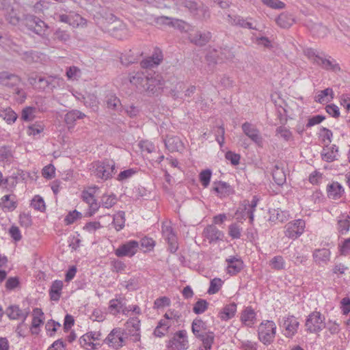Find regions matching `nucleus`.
<instances>
[{"instance_id": "f257e3e1", "label": "nucleus", "mask_w": 350, "mask_h": 350, "mask_svg": "<svg viewBox=\"0 0 350 350\" xmlns=\"http://www.w3.org/2000/svg\"><path fill=\"white\" fill-rule=\"evenodd\" d=\"M90 170L92 175L102 181L111 179L118 172L116 162L110 159L92 162L90 164Z\"/></svg>"}, {"instance_id": "f03ea898", "label": "nucleus", "mask_w": 350, "mask_h": 350, "mask_svg": "<svg viewBox=\"0 0 350 350\" xmlns=\"http://www.w3.org/2000/svg\"><path fill=\"white\" fill-rule=\"evenodd\" d=\"M180 4L187 8L190 14L196 19L206 21L211 17L208 7L202 2H196L195 0H182Z\"/></svg>"}, {"instance_id": "7ed1b4c3", "label": "nucleus", "mask_w": 350, "mask_h": 350, "mask_svg": "<svg viewBox=\"0 0 350 350\" xmlns=\"http://www.w3.org/2000/svg\"><path fill=\"white\" fill-rule=\"evenodd\" d=\"M276 334V325L272 321L262 322L258 328V339L265 345L271 344Z\"/></svg>"}, {"instance_id": "20e7f679", "label": "nucleus", "mask_w": 350, "mask_h": 350, "mask_svg": "<svg viewBox=\"0 0 350 350\" xmlns=\"http://www.w3.org/2000/svg\"><path fill=\"white\" fill-rule=\"evenodd\" d=\"M326 326L325 317L320 312L313 311L306 318L305 327L308 333L317 334Z\"/></svg>"}, {"instance_id": "39448f33", "label": "nucleus", "mask_w": 350, "mask_h": 350, "mask_svg": "<svg viewBox=\"0 0 350 350\" xmlns=\"http://www.w3.org/2000/svg\"><path fill=\"white\" fill-rule=\"evenodd\" d=\"M164 85V80L163 77L158 74L150 73L148 76L147 81L144 85L143 91L148 96L158 95Z\"/></svg>"}, {"instance_id": "423d86ee", "label": "nucleus", "mask_w": 350, "mask_h": 350, "mask_svg": "<svg viewBox=\"0 0 350 350\" xmlns=\"http://www.w3.org/2000/svg\"><path fill=\"white\" fill-rule=\"evenodd\" d=\"M25 26L27 28L36 34L43 37L49 27L46 23L33 15H29L25 17Z\"/></svg>"}, {"instance_id": "0eeeda50", "label": "nucleus", "mask_w": 350, "mask_h": 350, "mask_svg": "<svg viewBox=\"0 0 350 350\" xmlns=\"http://www.w3.org/2000/svg\"><path fill=\"white\" fill-rule=\"evenodd\" d=\"M124 331L119 327L113 329L104 340L105 343L115 349L121 348L124 345Z\"/></svg>"}, {"instance_id": "6e6552de", "label": "nucleus", "mask_w": 350, "mask_h": 350, "mask_svg": "<svg viewBox=\"0 0 350 350\" xmlns=\"http://www.w3.org/2000/svg\"><path fill=\"white\" fill-rule=\"evenodd\" d=\"M168 347L170 350H186L188 348L186 330H180L175 333L169 341Z\"/></svg>"}, {"instance_id": "1a4fd4ad", "label": "nucleus", "mask_w": 350, "mask_h": 350, "mask_svg": "<svg viewBox=\"0 0 350 350\" xmlns=\"http://www.w3.org/2000/svg\"><path fill=\"white\" fill-rule=\"evenodd\" d=\"M285 236L295 239L303 234L305 228V221L303 219H297L288 222L286 226Z\"/></svg>"}, {"instance_id": "9d476101", "label": "nucleus", "mask_w": 350, "mask_h": 350, "mask_svg": "<svg viewBox=\"0 0 350 350\" xmlns=\"http://www.w3.org/2000/svg\"><path fill=\"white\" fill-rule=\"evenodd\" d=\"M318 66L322 69L331 71L335 73L340 72L341 71L340 66L336 60L332 57L330 55H325L324 53H321L320 57L317 63L316 64Z\"/></svg>"}, {"instance_id": "9b49d317", "label": "nucleus", "mask_w": 350, "mask_h": 350, "mask_svg": "<svg viewBox=\"0 0 350 350\" xmlns=\"http://www.w3.org/2000/svg\"><path fill=\"white\" fill-rule=\"evenodd\" d=\"M139 245V242L137 241H129L120 245L118 248L115 250V254L118 257H132L137 253Z\"/></svg>"}, {"instance_id": "f8f14e48", "label": "nucleus", "mask_w": 350, "mask_h": 350, "mask_svg": "<svg viewBox=\"0 0 350 350\" xmlns=\"http://www.w3.org/2000/svg\"><path fill=\"white\" fill-rule=\"evenodd\" d=\"M243 132L258 146L262 147L263 139L260 135V131L251 123L245 122L241 126Z\"/></svg>"}, {"instance_id": "ddd939ff", "label": "nucleus", "mask_w": 350, "mask_h": 350, "mask_svg": "<svg viewBox=\"0 0 350 350\" xmlns=\"http://www.w3.org/2000/svg\"><path fill=\"white\" fill-rule=\"evenodd\" d=\"M208 57L215 59V63L217 64L224 60L231 61L234 57V51L232 49L228 46L220 48L219 50L214 49L210 52Z\"/></svg>"}, {"instance_id": "4468645a", "label": "nucleus", "mask_w": 350, "mask_h": 350, "mask_svg": "<svg viewBox=\"0 0 350 350\" xmlns=\"http://www.w3.org/2000/svg\"><path fill=\"white\" fill-rule=\"evenodd\" d=\"M282 326L286 329L285 336L292 338L297 333L299 323L294 316H288L283 318Z\"/></svg>"}, {"instance_id": "2eb2a0df", "label": "nucleus", "mask_w": 350, "mask_h": 350, "mask_svg": "<svg viewBox=\"0 0 350 350\" xmlns=\"http://www.w3.org/2000/svg\"><path fill=\"white\" fill-rule=\"evenodd\" d=\"M163 58L161 51L157 49L150 57L143 59L140 62L143 68H152L157 67L162 62Z\"/></svg>"}, {"instance_id": "dca6fc26", "label": "nucleus", "mask_w": 350, "mask_h": 350, "mask_svg": "<svg viewBox=\"0 0 350 350\" xmlns=\"http://www.w3.org/2000/svg\"><path fill=\"white\" fill-rule=\"evenodd\" d=\"M203 234L210 243L221 241L224 237V233L213 224L206 226L204 230Z\"/></svg>"}, {"instance_id": "f3484780", "label": "nucleus", "mask_w": 350, "mask_h": 350, "mask_svg": "<svg viewBox=\"0 0 350 350\" xmlns=\"http://www.w3.org/2000/svg\"><path fill=\"white\" fill-rule=\"evenodd\" d=\"M21 82V78L8 71L0 72V84L8 88H14Z\"/></svg>"}, {"instance_id": "a211bd4d", "label": "nucleus", "mask_w": 350, "mask_h": 350, "mask_svg": "<svg viewBox=\"0 0 350 350\" xmlns=\"http://www.w3.org/2000/svg\"><path fill=\"white\" fill-rule=\"evenodd\" d=\"M226 261L228 264L227 273L230 275H237L243 268V261L240 258L231 256Z\"/></svg>"}, {"instance_id": "6ab92c4d", "label": "nucleus", "mask_w": 350, "mask_h": 350, "mask_svg": "<svg viewBox=\"0 0 350 350\" xmlns=\"http://www.w3.org/2000/svg\"><path fill=\"white\" fill-rule=\"evenodd\" d=\"M226 20L231 25L249 29H257L251 22L241 16L228 14Z\"/></svg>"}, {"instance_id": "aec40b11", "label": "nucleus", "mask_w": 350, "mask_h": 350, "mask_svg": "<svg viewBox=\"0 0 350 350\" xmlns=\"http://www.w3.org/2000/svg\"><path fill=\"white\" fill-rule=\"evenodd\" d=\"M189 40L192 43L198 46H204L211 38V33L209 31H197L189 34Z\"/></svg>"}, {"instance_id": "412c9836", "label": "nucleus", "mask_w": 350, "mask_h": 350, "mask_svg": "<svg viewBox=\"0 0 350 350\" xmlns=\"http://www.w3.org/2000/svg\"><path fill=\"white\" fill-rule=\"evenodd\" d=\"M213 185V190L221 198L228 196L234 193L232 187L226 182H215Z\"/></svg>"}, {"instance_id": "4be33fe9", "label": "nucleus", "mask_w": 350, "mask_h": 350, "mask_svg": "<svg viewBox=\"0 0 350 350\" xmlns=\"http://www.w3.org/2000/svg\"><path fill=\"white\" fill-rule=\"evenodd\" d=\"M164 143L166 148L172 152H180L184 149L183 143L177 136L167 137Z\"/></svg>"}, {"instance_id": "5701e85b", "label": "nucleus", "mask_w": 350, "mask_h": 350, "mask_svg": "<svg viewBox=\"0 0 350 350\" xmlns=\"http://www.w3.org/2000/svg\"><path fill=\"white\" fill-rule=\"evenodd\" d=\"M149 75H150V73L147 72H137L134 74H131L129 79L131 84L135 85L138 89L143 91L144 85L147 81Z\"/></svg>"}, {"instance_id": "b1692460", "label": "nucleus", "mask_w": 350, "mask_h": 350, "mask_svg": "<svg viewBox=\"0 0 350 350\" xmlns=\"http://www.w3.org/2000/svg\"><path fill=\"white\" fill-rule=\"evenodd\" d=\"M345 190L342 186L338 182H332L327 185V197L332 200L340 198Z\"/></svg>"}, {"instance_id": "393cba45", "label": "nucleus", "mask_w": 350, "mask_h": 350, "mask_svg": "<svg viewBox=\"0 0 350 350\" xmlns=\"http://www.w3.org/2000/svg\"><path fill=\"white\" fill-rule=\"evenodd\" d=\"M69 14H59L58 20L60 22L68 23L69 25H75V23H72L71 20L73 19L74 22L77 23V25H83L86 23V20L78 14H74L71 12Z\"/></svg>"}, {"instance_id": "a878e982", "label": "nucleus", "mask_w": 350, "mask_h": 350, "mask_svg": "<svg viewBox=\"0 0 350 350\" xmlns=\"http://www.w3.org/2000/svg\"><path fill=\"white\" fill-rule=\"evenodd\" d=\"M154 21L159 25H168L178 28H180V24L183 23L181 20L164 16L155 18Z\"/></svg>"}, {"instance_id": "bb28decb", "label": "nucleus", "mask_w": 350, "mask_h": 350, "mask_svg": "<svg viewBox=\"0 0 350 350\" xmlns=\"http://www.w3.org/2000/svg\"><path fill=\"white\" fill-rule=\"evenodd\" d=\"M241 321L249 327H252L256 320V312L252 307H247L241 316Z\"/></svg>"}, {"instance_id": "cd10ccee", "label": "nucleus", "mask_w": 350, "mask_h": 350, "mask_svg": "<svg viewBox=\"0 0 350 350\" xmlns=\"http://www.w3.org/2000/svg\"><path fill=\"white\" fill-rule=\"evenodd\" d=\"M126 327L129 333L133 336H139L140 330V321L137 317L130 318L126 322Z\"/></svg>"}, {"instance_id": "c85d7f7f", "label": "nucleus", "mask_w": 350, "mask_h": 350, "mask_svg": "<svg viewBox=\"0 0 350 350\" xmlns=\"http://www.w3.org/2000/svg\"><path fill=\"white\" fill-rule=\"evenodd\" d=\"M63 287V282L61 280H55L53 282L50 289L49 295L53 301H59Z\"/></svg>"}, {"instance_id": "c756f323", "label": "nucleus", "mask_w": 350, "mask_h": 350, "mask_svg": "<svg viewBox=\"0 0 350 350\" xmlns=\"http://www.w3.org/2000/svg\"><path fill=\"white\" fill-rule=\"evenodd\" d=\"M201 337H197L203 344L204 349L202 350H211L215 340V334L213 332L208 330L201 335Z\"/></svg>"}, {"instance_id": "7c9ffc66", "label": "nucleus", "mask_w": 350, "mask_h": 350, "mask_svg": "<svg viewBox=\"0 0 350 350\" xmlns=\"http://www.w3.org/2000/svg\"><path fill=\"white\" fill-rule=\"evenodd\" d=\"M270 217L269 220L271 221H279L284 223L288 219L289 215L287 212L280 209H273L269 211Z\"/></svg>"}, {"instance_id": "2f4dec72", "label": "nucleus", "mask_w": 350, "mask_h": 350, "mask_svg": "<svg viewBox=\"0 0 350 350\" xmlns=\"http://www.w3.org/2000/svg\"><path fill=\"white\" fill-rule=\"evenodd\" d=\"M124 306V298L120 297L119 299H111L109 302V309L110 312L116 315L120 312L122 309V312L125 313V309L123 308Z\"/></svg>"}, {"instance_id": "473e14b6", "label": "nucleus", "mask_w": 350, "mask_h": 350, "mask_svg": "<svg viewBox=\"0 0 350 350\" xmlns=\"http://www.w3.org/2000/svg\"><path fill=\"white\" fill-rule=\"evenodd\" d=\"M330 254L328 249H317L313 252V258L316 262H326L329 260Z\"/></svg>"}, {"instance_id": "72a5a7b5", "label": "nucleus", "mask_w": 350, "mask_h": 350, "mask_svg": "<svg viewBox=\"0 0 350 350\" xmlns=\"http://www.w3.org/2000/svg\"><path fill=\"white\" fill-rule=\"evenodd\" d=\"M276 23L282 28H288L294 23V18L288 13H281L275 19Z\"/></svg>"}, {"instance_id": "f704fd0d", "label": "nucleus", "mask_w": 350, "mask_h": 350, "mask_svg": "<svg viewBox=\"0 0 350 350\" xmlns=\"http://www.w3.org/2000/svg\"><path fill=\"white\" fill-rule=\"evenodd\" d=\"M272 176L278 185H283L286 183V174L282 168L275 165L272 171Z\"/></svg>"}, {"instance_id": "c9c22d12", "label": "nucleus", "mask_w": 350, "mask_h": 350, "mask_svg": "<svg viewBox=\"0 0 350 350\" xmlns=\"http://www.w3.org/2000/svg\"><path fill=\"white\" fill-rule=\"evenodd\" d=\"M81 347L86 350H95L100 347L99 343H94L91 341L88 333L83 334L79 340Z\"/></svg>"}, {"instance_id": "e433bc0d", "label": "nucleus", "mask_w": 350, "mask_h": 350, "mask_svg": "<svg viewBox=\"0 0 350 350\" xmlns=\"http://www.w3.org/2000/svg\"><path fill=\"white\" fill-rule=\"evenodd\" d=\"M237 311V304L234 302L230 303L226 305L224 308L222 312L220 313L219 317L222 320H228L232 319Z\"/></svg>"}, {"instance_id": "4c0bfd02", "label": "nucleus", "mask_w": 350, "mask_h": 350, "mask_svg": "<svg viewBox=\"0 0 350 350\" xmlns=\"http://www.w3.org/2000/svg\"><path fill=\"white\" fill-rule=\"evenodd\" d=\"M206 329V323L204 322L200 319H195L191 324V331L194 336L197 337H201L202 334L204 333H201V331H205Z\"/></svg>"}, {"instance_id": "58836bf2", "label": "nucleus", "mask_w": 350, "mask_h": 350, "mask_svg": "<svg viewBox=\"0 0 350 350\" xmlns=\"http://www.w3.org/2000/svg\"><path fill=\"white\" fill-rule=\"evenodd\" d=\"M85 115L79 110H72L66 113L64 121L67 124H73L77 120L83 119Z\"/></svg>"}, {"instance_id": "ea45409f", "label": "nucleus", "mask_w": 350, "mask_h": 350, "mask_svg": "<svg viewBox=\"0 0 350 350\" xmlns=\"http://www.w3.org/2000/svg\"><path fill=\"white\" fill-rule=\"evenodd\" d=\"M334 98V92L330 88L321 90L319 94L316 96L315 101L319 103L324 102H329Z\"/></svg>"}, {"instance_id": "a19ab883", "label": "nucleus", "mask_w": 350, "mask_h": 350, "mask_svg": "<svg viewBox=\"0 0 350 350\" xmlns=\"http://www.w3.org/2000/svg\"><path fill=\"white\" fill-rule=\"evenodd\" d=\"M54 79L55 78L51 76L49 77H43L40 76L38 77V88L42 90H44L46 88H49L53 90L55 88V85L53 83Z\"/></svg>"}, {"instance_id": "79ce46f5", "label": "nucleus", "mask_w": 350, "mask_h": 350, "mask_svg": "<svg viewBox=\"0 0 350 350\" xmlns=\"http://www.w3.org/2000/svg\"><path fill=\"white\" fill-rule=\"evenodd\" d=\"M5 314L10 320H17L21 317L22 310L18 305H10L6 308Z\"/></svg>"}, {"instance_id": "37998d69", "label": "nucleus", "mask_w": 350, "mask_h": 350, "mask_svg": "<svg viewBox=\"0 0 350 350\" xmlns=\"http://www.w3.org/2000/svg\"><path fill=\"white\" fill-rule=\"evenodd\" d=\"M125 221V213L124 211H118L114 215L112 224L116 231H120L124 228Z\"/></svg>"}, {"instance_id": "c03bdc74", "label": "nucleus", "mask_w": 350, "mask_h": 350, "mask_svg": "<svg viewBox=\"0 0 350 350\" xmlns=\"http://www.w3.org/2000/svg\"><path fill=\"white\" fill-rule=\"evenodd\" d=\"M0 206L3 210L12 211L16 208L17 203L15 201L10 200V195H5L0 200Z\"/></svg>"}, {"instance_id": "a18cd8bd", "label": "nucleus", "mask_w": 350, "mask_h": 350, "mask_svg": "<svg viewBox=\"0 0 350 350\" xmlns=\"http://www.w3.org/2000/svg\"><path fill=\"white\" fill-rule=\"evenodd\" d=\"M350 228V217L349 215H342L338 221V230L342 234H346Z\"/></svg>"}, {"instance_id": "49530a36", "label": "nucleus", "mask_w": 350, "mask_h": 350, "mask_svg": "<svg viewBox=\"0 0 350 350\" xmlns=\"http://www.w3.org/2000/svg\"><path fill=\"white\" fill-rule=\"evenodd\" d=\"M20 56L21 57V59L27 64H31L37 62L39 58L38 53L32 50L22 51L20 53Z\"/></svg>"}, {"instance_id": "de8ad7c7", "label": "nucleus", "mask_w": 350, "mask_h": 350, "mask_svg": "<svg viewBox=\"0 0 350 350\" xmlns=\"http://www.w3.org/2000/svg\"><path fill=\"white\" fill-rule=\"evenodd\" d=\"M338 152V147L336 145H332L329 151L321 154L322 159L327 162H332L337 159Z\"/></svg>"}, {"instance_id": "09e8293b", "label": "nucleus", "mask_w": 350, "mask_h": 350, "mask_svg": "<svg viewBox=\"0 0 350 350\" xmlns=\"http://www.w3.org/2000/svg\"><path fill=\"white\" fill-rule=\"evenodd\" d=\"M107 107L109 109H112L115 111H120L122 109V105L120 99L116 96H111L107 99Z\"/></svg>"}, {"instance_id": "8fccbe9b", "label": "nucleus", "mask_w": 350, "mask_h": 350, "mask_svg": "<svg viewBox=\"0 0 350 350\" xmlns=\"http://www.w3.org/2000/svg\"><path fill=\"white\" fill-rule=\"evenodd\" d=\"M36 111V107H26L22 110L21 119L25 122L31 121L35 118L34 113Z\"/></svg>"}, {"instance_id": "3c124183", "label": "nucleus", "mask_w": 350, "mask_h": 350, "mask_svg": "<svg viewBox=\"0 0 350 350\" xmlns=\"http://www.w3.org/2000/svg\"><path fill=\"white\" fill-rule=\"evenodd\" d=\"M208 303L202 299H199L193 306V311L196 314L204 313L208 308Z\"/></svg>"}, {"instance_id": "603ef678", "label": "nucleus", "mask_w": 350, "mask_h": 350, "mask_svg": "<svg viewBox=\"0 0 350 350\" xmlns=\"http://www.w3.org/2000/svg\"><path fill=\"white\" fill-rule=\"evenodd\" d=\"M270 266L275 270H282L285 268V261L282 256H275L270 260Z\"/></svg>"}, {"instance_id": "864d4df0", "label": "nucleus", "mask_w": 350, "mask_h": 350, "mask_svg": "<svg viewBox=\"0 0 350 350\" xmlns=\"http://www.w3.org/2000/svg\"><path fill=\"white\" fill-rule=\"evenodd\" d=\"M242 228L237 223H233L228 227V234L232 239H238L241 236Z\"/></svg>"}, {"instance_id": "5fc2aeb1", "label": "nucleus", "mask_w": 350, "mask_h": 350, "mask_svg": "<svg viewBox=\"0 0 350 350\" xmlns=\"http://www.w3.org/2000/svg\"><path fill=\"white\" fill-rule=\"evenodd\" d=\"M44 131V125L42 122H36L28 126L27 133L29 135L36 136Z\"/></svg>"}, {"instance_id": "6e6d98bb", "label": "nucleus", "mask_w": 350, "mask_h": 350, "mask_svg": "<svg viewBox=\"0 0 350 350\" xmlns=\"http://www.w3.org/2000/svg\"><path fill=\"white\" fill-rule=\"evenodd\" d=\"M31 205L34 209L43 212L46 209L43 198L40 196H35L31 200Z\"/></svg>"}, {"instance_id": "4d7b16f0", "label": "nucleus", "mask_w": 350, "mask_h": 350, "mask_svg": "<svg viewBox=\"0 0 350 350\" xmlns=\"http://www.w3.org/2000/svg\"><path fill=\"white\" fill-rule=\"evenodd\" d=\"M304 53L315 65L321 55V53H319L312 48L306 49L304 51Z\"/></svg>"}, {"instance_id": "13d9d810", "label": "nucleus", "mask_w": 350, "mask_h": 350, "mask_svg": "<svg viewBox=\"0 0 350 350\" xmlns=\"http://www.w3.org/2000/svg\"><path fill=\"white\" fill-rule=\"evenodd\" d=\"M116 203V196L114 194L103 195L101 198V204L103 207L109 208Z\"/></svg>"}, {"instance_id": "bf43d9fd", "label": "nucleus", "mask_w": 350, "mask_h": 350, "mask_svg": "<svg viewBox=\"0 0 350 350\" xmlns=\"http://www.w3.org/2000/svg\"><path fill=\"white\" fill-rule=\"evenodd\" d=\"M212 172L209 169L202 170L199 175L200 180L204 187H207L209 185Z\"/></svg>"}, {"instance_id": "052dcab7", "label": "nucleus", "mask_w": 350, "mask_h": 350, "mask_svg": "<svg viewBox=\"0 0 350 350\" xmlns=\"http://www.w3.org/2000/svg\"><path fill=\"white\" fill-rule=\"evenodd\" d=\"M54 40L62 42H66L70 38V36L67 31L57 29L53 33Z\"/></svg>"}, {"instance_id": "680f3d73", "label": "nucleus", "mask_w": 350, "mask_h": 350, "mask_svg": "<svg viewBox=\"0 0 350 350\" xmlns=\"http://www.w3.org/2000/svg\"><path fill=\"white\" fill-rule=\"evenodd\" d=\"M223 282L220 278H214L211 280L210 286L208 289V293L210 295L215 294L221 287Z\"/></svg>"}, {"instance_id": "e2e57ef3", "label": "nucleus", "mask_w": 350, "mask_h": 350, "mask_svg": "<svg viewBox=\"0 0 350 350\" xmlns=\"http://www.w3.org/2000/svg\"><path fill=\"white\" fill-rule=\"evenodd\" d=\"M136 172L137 171L133 168L125 170L118 174L116 180L120 182H123L132 177Z\"/></svg>"}, {"instance_id": "0e129e2a", "label": "nucleus", "mask_w": 350, "mask_h": 350, "mask_svg": "<svg viewBox=\"0 0 350 350\" xmlns=\"http://www.w3.org/2000/svg\"><path fill=\"white\" fill-rule=\"evenodd\" d=\"M261 1L273 9L281 10L285 8V3L280 0H261Z\"/></svg>"}, {"instance_id": "69168bd1", "label": "nucleus", "mask_w": 350, "mask_h": 350, "mask_svg": "<svg viewBox=\"0 0 350 350\" xmlns=\"http://www.w3.org/2000/svg\"><path fill=\"white\" fill-rule=\"evenodd\" d=\"M170 303L171 301L170 298H168L167 297H160L155 299L154 302V308L161 309L165 306H169L170 305Z\"/></svg>"}, {"instance_id": "338daca9", "label": "nucleus", "mask_w": 350, "mask_h": 350, "mask_svg": "<svg viewBox=\"0 0 350 350\" xmlns=\"http://www.w3.org/2000/svg\"><path fill=\"white\" fill-rule=\"evenodd\" d=\"M292 260L294 262L295 265H299L300 264H303L308 260L306 256L301 254L299 251L295 250L294 252L291 256Z\"/></svg>"}, {"instance_id": "774afa93", "label": "nucleus", "mask_w": 350, "mask_h": 350, "mask_svg": "<svg viewBox=\"0 0 350 350\" xmlns=\"http://www.w3.org/2000/svg\"><path fill=\"white\" fill-rule=\"evenodd\" d=\"M276 135H280L285 141L288 142L292 138V133L284 126H279L276 129Z\"/></svg>"}]
</instances>
